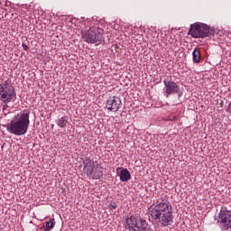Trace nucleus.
Instances as JSON below:
<instances>
[{"instance_id":"f257e3e1","label":"nucleus","mask_w":231,"mask_h":231,"mask_svg":"<svg viewBox=\"0 0 231 231\" xmlns=\"http://www.w3.org/2000/svg\"><path fill=\"white\" fill-rule=\"evenodd\" d=\"M149 216L158 226H169L174 223L172 204L169 200L158 199L156 205L149 208Z\"/></svg>"},{"instance_id":"f03ea898","label":"nucleus","mask_w":231,"mask_h":231,"mask_svg":"<svg viewBox=\"0 0 231 231\" xmlns=\"http://www.w3.org/2000/svg\"><path fill=\"white\" fill-rule=\"evenodd\" d=\"M8 133L15 136H23L28 133L30 127V110L25 109L14 115L9 124L5 125Z\"/></svg>"},{"instance_id":"7ed1b4c3","label":"nucleus","mask_w":231,"mask_h":231,"mask_svg":"<svg viewBox=\"0 0 231 231\" xmlns=\"http://www.w3.org/2000/svg\"><path fill=\"white\" fill-rule=\"evenodd\" d=\"M83 164L87 171V176H89L91 180H100L104 176L106 168L102 167L98 161H91V159L87 158L83 161Z\"/></svg>"},{"instance_id":"20e7f679","label":"nucleus","mask_w":231,"mask_h":231,"mask_svg":"<svg viewBox=\"0 0 231 231\" xmlns=\"http://www.w3.org/2000/svg\"><path fill=\"white\" fill-rule=\"evenodd\" d=\"M125 227L129 231H152L145 219L134 216L125 218Z\"/></svg>"},{"instance_id":"39448f33","label":"nucleus","mask_w":231,"mask_h":231,"mask_svg":"<svg viewBox=\"0 0 231 231\" xmlns=\"http://www.w3.org/2000/svg\"><path fill=\"white\" fill-rule=\"evenodd\" d=\"M104 30L100 27H91L89 30H81V37L88 44H100Z\"/></svg>"},{"instance_id":"423d86ee","label":"nucleus","mask_w":231,"mask_h":231,"mask_svg":"<svg viewBox=\"0 0 231 231\" xmlns=\"http://www.w3.org/2000/svg\"><path fill=\"white\" fill-rule=\"evenodd\" d=\"M189 35H191V37H194L195 39H204V37H209L210 27H208L207 23L197 22L190 24Z\"/></svg>"},{"instance_id":"0eeeda50","label":"nucleus","mask_w":231,"mask_h":231,"mask_svg":"<svg viewBox=\"0 0 231 231\" xmlns=\"http://www.w3.org/2000/svg\"><path fill=\"white\" fill-rule=\"evenodd\" d=\"M15 95V89L12 83L8 80L0 83V100L4 104H8L14 100V96Z\"/></svg>"},{"instance_id":"6e6552de","label":"nucleus","mask_w":231,"mask_h":231,"mask_svg":"<svg viewBox=\"0 0 231 231\" xmlns=\"http://www.w3.org/2000/svg\"><path fill=\"white\" fill-rule=\"evenodd\" d=\"M219 226L221 230H230L231 229V211L226 209H221L218 213Z\"/></svg>"},{"instance_id":"1a4fd4ad","label":"nucleus","mask_w":231,"mask_h":231,"mask_svg":"<svg viewBox=\"0 0 231 231\" xmlns=\"http://www.w3.org/2000/svg\"><path fill=\"white\" fill-rule=\"evenodd\" d=\"M164 95L167 98H169L171 95H178L180 98L181 95H183V92L180 89V85L176 82L164 80Z\"/></svg>"},{"instance_id":"9d476101","label":"nucleus","mask_w":231,"mask_h":231,"mask_svg":"<svg viewBox=\"0 0 231 231\" xmlns=\"http://www.w3.org/2000/svg\"><path fill=\"white\" fill-rule=\"evenodd\" d=\"M106 107L111 113H116L122 107V99L119 97H109L106 102Z\"/></svg>"},{"instance_id":"9b49d317","label":"nucleus","mask_w":231,"mask_h":231,"mask_svg":"<svg viewBox=\"0 0 231 231\" xmlns=\"http://www.w3.org/2000/svg\"><path fill=\"white\" fill-rule=\"evenodd\" d=\"M118 176L120 178V181H123L124 183H126L131 180V172H129V170L127 169H122Z\"/></svg>"},{"instance_id":"f8f14e48","label":"nucleus","mask_w":231,"mask_h":231,"mask_svg":"<svg viewBox=\"0 0 231 231\" xmlns=\"http://www.w3.org/2000/svg\"><path fill=\"white\" fill-rule=\"evenodd\" d=\"M68 122H69L68 116H63L56 120V124L58 127H60L61 129L66 128V126L68 125Z\"/></svg>"},{"instance_id":"ddd939ff","label":"nucleus","mask_w":231,"mask_h":231,"mask_svg":"<svg viewBox=\"0 0 231 231\" xmlns=\"http://www.w3.org/2000/svg\"><path fill=\"white\" fill-rule=\"evenodd\" d=\"M193 62L195 64H199L201 62V52L199 51V48H195L192 52Z\"/></svg>"},{"instance_id":"4468645a","label":"nucleus","mask_w":231,"mask_h":231,"mask_svg":"<svg viewBox=\"0 0 231 231\" xmlns=\"http://www.w3.org/2000/svg\"><path fill=\"white\" fill-rule=\"evenodd\" d=\"M55 218H51L49 221H47L45 223V230L46 231H50V230H53V228H55Z\"/></svg>"},{"instance_id":"2eb2a0df","label":"nucleus","mask_w":231,"mask_h":231,"mask_svg":"<svg viewBox=\"0 0 231 231\" xmlns=\"http://www.w3.org/2000/svg\"><path fill=\"white\" fill-rule=\"evenodd\" d=\"M116 207H118V206L116 205V202H111V203L108 205L109 210H116Z\"/></svg>"},{"instance_id":"dca6fc26","label":"nucleus","mask_w":231,"mask_h":231,"mask_svg":"<svg viewBox=\"0 0 231 231\" xmlns=\"http://www.w3.org/2000/svg\"><path fill=\"white\" fill-rule=\"evenodd\" d=\"M22 48H23L25 51H28V50H29V47H28V45H26V43H23V44H22Z\"/></svg>"},{"instance_id":"f3484780","label":"nucleus","mask_w":231,"mask_h":231,"mask_svg":"<svg viewBox=\"0 0 231 231\" xmlns=\"http://www.w3.org/2000/svg\"><path fill=\"white\" fill-rule=\"evenodd\" d=\"M3 109H8V104L5 103V105H3Z\"/></svg>"},{"instance_id":"a211bd4d","label":"nucleus","mask_w":231,"mask_h":231,"mask_svg":"<svg viewBox=\"0 0 231 231\" xmlns=\"http://www.w3.org/2000/svg\"><path fill=\"white\" fill-rule=\"evenodd\" d=\"M36 231H46L45 227H40L39 229H37Z\"/></svg>"},{"instance_id":"6ab92c4d","label":"nucleus","mask_w":231,"mask_h":231,"mask_svg":"<svg viewBox=\"0 0 231 231\" xmlns=\"http://www.w3.org/2000/svg\"><path fill=\"white\" fill-rule=\"evenodd\" d=\"M121 169H122V168H120V167L116 169L117 174H118L119 171H121Z\"/></svg>"},{"instance_id":"aec40b11","label":"nucleus","mask_w":231,"mask_h":231,"mask_svg":"<svg viewBox=\"0 0 231 231\" xmlns=\"http://www.w3.org/2000/svg\"><path fill=\"white\" fill-rule=\"evenodd\" d=\"M229 113H231V108L228 110Z\"/></svg>"},{"instance_id":"412c9836","label":"nucleus","mask_w":231,"mask_h":231,"mask_svg":"<svg viewBox=\"0 0 231 231\" xmlns=\"http://www.w3.org/2000/svg\"><path fill=\"white\" fill-rule=\"evenodd\" d=\"M51 127H53V125H51Z\"/></svg>"}]
</instances>
